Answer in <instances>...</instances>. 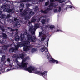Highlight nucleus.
Segmentation results:
<instances>
[{"instance_id":"obj_1","label":"nucleus","mask_w":80,"mask_h":80,"mask_svg":"<svg viewBox=\"0 0 80 80\" xmlns=\"http://www.w3.org/2000/svg\"><path fill=\"white\" fill-rule=\"evenodd\" d=\"M29 28L28 31L31 32V34L33 35V37L30 34L27 35L28 33V31L27 30H25L24 31V34H22L21 33H19L18 36H16V35L18 33V29H17L14 30L10 28H8V29H9L10 30H11V31H13L15 30L16 31V32L14 33V34L13 32H12V33L11 34L10 33L9 35L10 37L13 38L15 36V39L17 42L20 40L21 41L22 44H23V42H25V44H24V46L25 47L23 48V50L24 51H25V52H27V51L30 50L31 48V47L30 46V42L35 43V42H36V40H37V38L35 36V32L36 30H37V28H39L40 25L38 24V23H37L34 26H33V25L30 24L29 25ZM25 35H27V37L28 39L26 40V39L25 38Z\"/></svg>"},{"instance_id":"obj_2","label":"nucleus","mask_w":80,"mask_h":80,"mask_svg":"<svg viewBox=\"0 0 80 80\" xmlns=\"http://www.w3.org/2000/svg\"><path fill=\"white\" fill-rule=\"evenodd\" d=\"M30 59L29 57L28 56L23 60L22 62L20 63L19 61L17 60V59H15L13 60V62L12 60H10V59L8 58L7 59V61H6V62H7L9 64L10 67H16V69H18V68H23L24 70L29 72V73H32L34 72L35 74H37L40 75V71H38L37 69L35 68V67L32 66H30L28 67L27 66L28 64V62H25L26 61H28Z\"/></svg>"},{"instance_id":"obj_3","label":"nucleus","mask_w":80,"mask_h":80,"mask_svg":"<svg viewBox=\"0 0 80 80\" xmlns=\"http://www.w3.org/2000/svg\"><path fill=\"white\" fill-rule=\"evenodd\" d=\"M11 40L13 41V43L14 44V46L15 48L14 49V48H12L10 49L9 51L10 52H15V53H17L18 52V48L22 47H25V46H24V44H25V42H22V44L21 42H18V41H17L15 40H13V39H11Z\"/></svg>"},{"instance_id":"obj_4","label":"nucleus","mask_w":80,"mask_h":80,"mask_svg":"<svg viewBox=\"0 0 80 80\" xmlns=\"http://www.w3.org/2000/svg\"><path fill=\"white\" fill-rule=\"evenodd\" d=\"M6 8L3 10L4 12L9 13L10 15H12L15 13V10L14 7H16V6L12 4V3H10V4H6Z\"/></svg>"},{"instance_id":"obj_5","label":"nucleus","mask_w":80,"mask_h":80,"mask_svg":"<svg viewBox=\"0 0 80 80\" xmlns=\"http://www.w3.org/2000/svg\"><path fill=\"white\" fill-rule=\"evenodd\" d=\"M31 4H26V8L22 12V13H20V15L21 17H24L25 20L27 21H28V19H30V16L27 17V14L29 12V11H31V9L29 8V7Z\"/></svg>"},{"instance_id":"obj_6","label":"nucleus","mask_w":80,"mask_h":80,"mask_svg":"<svg viewBox=\"0 0 80 80\" xmlns=\"http://www.w3.org/2000/svg\"><path fill=\"white\" fill-rule=\"evenodd\" d=\"M2 11H0V18L1 19H2L4 21V22L2 23L1 21H0V24H2V25H5V22H9L10 23H12L13 22V21L9 19L6 18V16L5 15H4L2 14Z\"/></svg>"},{"instance_id":"obj_7","label":"nucleus","mask_w":80,"mask_h":80,"mask_svg":"<svg viewBox=\"0 0 80 80\" xmlns=\"http://www.w3.org/2000/svg\"><path fill=\"white\" fill-rule=\"evenodd\" d=\"M42 32H39V37H42L41 40L43 42L46 39V35H45V33H46V30H44V29H42Z\"/></svg>"},{"instance_id":"obj_8","label":"nucleus","mask_w":80,"mask_h":80,"mask_svg":"<svg viewBox=\"0 0 80 80\" xmlns=\"http://www.w3.org/2000/svg\"><path fill=\"white\" fill-rule=\"evenodd\" d=\"M19 20V19L18 18H14V21L15 22V24L14 25V28L16 27L18 25H19L20 23H23V24H26L27 23V21H22L21 20Z\"/></svg>"},{"instance_id":"obj_9","label":"nucleus","mask_w":80,"mask_h":80,"mask_svg":"<svg viewBox=\"0 0 80 80\" xmlns=\"http://www.w3.org/2000/svg\"><path fill=\"white\" fill-rule=\"evenodd\" d=\"M40 50L42 52H44V54L47 56V58L50 56L48 51V49L47 48H45V46H43V48H41Z\"/></svg>"},{"instance_id":"obj_10","label":"nucleus","mask_w":80,"mask_h":80,"mask_svg":"<svg viewBox=\"0 0 80 80\" xmlns=\"http://www.w3.org/2000/svg\"><path fill=\"white\" fill-rule=\"evenodd\" d=\"M25 57V56L24 54H14L13 56H12V57L13 58H17L16 59H17V60H18V58L19 59H22L23 60H24L25 58L24 59V57Z\"/></svg>"},{"instance_id":"obj_11","label":"nucleus","mask_w":80,"mask_h":80,"mask_svg":"<svg viewBox=\"0 0 80 80\" xmlns=\"http://www.w3.org/2000/svg\"><path fill=\"white\" fill-rule=\"evenodd\" d=\"M5 60V56L3 55L1 58L2 63L3 64L2 65V67L1 68H0V71H2V70L3 68H2V67H4L7 66V65L5 64V62H4Z\"/></svg>"},{"instance_id":"obj_12","label":"nucleus","mask_w":80,"mask_h":80,"mask_svg":"<svg viewBox=\"0 0 80 80\" xmlns=\"http://www.w3.org/2000/svg\"><path fill=\"white\" fill-rule=\"evenodd\" d=\"M48 59L49 60V62L50 63H54L56 64H58V61L54 59L50 55L48 57Z\"/></svg>"},{"instance_id":"obj_13","label":"nucleus","mask_w":80,"mask_h":80,"mask_svg":"<svg viewBox=\"0 0 80 80\" xmlns=\"http://www.w3.org/2000/svg\"><path fill=\"white\" fill-rule=\"evenodd\" d=\"M8 47H9V45H7L5 46V45H3V46H2V47H0V53H3V52H2V50H7L8 48Z\"/></svg>"},{"instance_id":"obj_14","label":"nucleus","mask_w":80,"mask_h":80,"mask_svg":"<svg viewBox=\"0 0 80 80\" xmlns=\"http://www.w3.org/2000/svg\"><path fill=\"white\" fill-rule=\"evenodd\" d=\"M68 8H70V9H71V11H72L73 9H75V7L71 5H68L64 8V10H67Z\"/></svg>"},{"instance_id":"obj_15","label":"nucleus","mask_w":80,"mask_h":80,"mask_svg":"<svg viewBox=\"0 0 80 80\" xmlns=\"http://www.w3.org/2000/svg\"><path fill=\"white\" fill-rule=\"evenodd\" d=\"M30 11H31L30 12ZM34 15H35V12H34L31 11H29V12H28V13L27 14L26 16L27 17H29V16H30V18H31V16Z\"/></svg>"},{"instance_id":"obj_16","label":"nucleus","mask_w":80,"mask_h":80,"mask_svg":"<svg viewBox=\"0 0 80 80\" xmlns=\"http://www.w3.org/2000/svg\"><path fill=\"white\" fill-rule=\"evenodd\" d=\"M24 8V4L23 3H21L19 6L20 11L21 12L20 13L23 12H22L23 11V10Z\"/></svg>"},{"instance_id":"obj_17","label":"nucleus","mask_w":80,"mask_h":80,"mask_svg":"<svg viewBox=\"0 0 80 80\" xmlns=\"http://www.w3.org/2000/svg\"><path fill=\"white\" fill-rule=\"evenodd\" d=\"M52 10V9L48 8L45 10L44 11L41 10L40 12H41V13H45V14H46V13H48V11H47L48 10Z\"/></svg>"},{"instance_id":"obj_18","label":"nucleus","mask_w":80,"mask_h":80,"mask_svg":"<svg viewBox=\"0 0 80 80\" xmlns=\"http://www.w3.org/2000/svg\"><path fill=\"white\" fill-rule=\"evenodd\" d=\"M48 26H49V25H48L46 26V27H47L48 28H49L52 31L53 30V29L55 28V26L54 25H50L49 27H48Z\"/></svg>"},{"instance_id":"obj_19","label":"nucleus","mask_w":80,"mask_h":80,"mask_svg":"<svg viewBox=\"0 0 80 80\" xmlns=\"http://www.w3.org/2000/svg\"><path fill=\"white\" fill-rule=\"evenodd\" d=\"M36 21V19H35V17H33L31 20V22L29 21L28 22V25H30V24H31V22H35ZM32 25V24H31Z\"/></svg>"},{"instance_id":"obj_20","label":"nucleus","mask_w":80,"mask_h":80,"mask_svg":"<svg viewBox=\"0 0 80 80\" xmlns=\"http://www.w3.org/2000/svg\"><path fill=\"white\" fill-rule=\"evenodd\" d=\"M34 52H36V53L38 52V49L37 48H33L31 49L32 53H33Z\"/></svg>"},{"instance_id":"obj_21","label":"nucleus","mask_w":80,"mask_h":80,"mask_svg":"<svg viewBox=\"0 0 80 80\" xmlns=\"http://www.w3.org/2000/svg\"><path fill=\"white\" fill-rule=\"evenodd\" d=\"M15 68H12V67H8V68L6 70V72H9V71H10V70H13L14 69H16V67H14Z\"/></svg>"},{"instance_id":"obj_22","label":"nucleus","mask_w":80,"mask_h":80,"mask_svg":"<svg viewBox=\"0 0 80 80\" xmlns=\"http://www.w3.org/2000/svg\"><path fill=\"white\" fill-rule=\"evenodd\" d=\"M63 32V31L61 30H60L58 29L57 28L55 29L54 31V32Z\"/></svg>"},{"instance_id":"obj_23","label":"nucleus","mask_w":80,"mask_h":80,"mask_svg":"<svg viewBox=\"0 0 80 80\" xmlns=\"http://www.w3.org/2000/svg\"><path fill=\"white\" fill-rule=\"evenodd\" d=\"M39 9V8H38V6H35L34 8V10L35 12H38Z\"/></svg>"},{"instance_id":"obj_24","label":"nucleus","mask_w":80,"mask_h":80,"mask_svg":"<svg viewBox=\"0 0 80 80\" xmlns=\"http://www.w3.org/2000/svg\"><path fill=\"white\" fill-rule=\"evenodd\" d=\"M53 12H54L55 13H57L58 12V11L57 8H54L53 9Z\"/></svg>"},{"instance_id":"obj_25","label":"nucleus","mask_w":80,"mask_h":80,"mask_svg":"<svg viewBox=\"0 0 80 80\" xmlns=\"http://www.w3.org/2000/svg\"><path fill=\"white\" fill-rule=\"evenodd\" d=\"M58 10V13H60L61 11L62 10V7L60 6H59L57 8Z\"/></svg>"},{"instance_id":"obj_26","label":"nucleus","mask_w":80,"mask_h":80,"mask_svg":"<svg viewBox=\"0 0 80 80\" xmlns=\"http://www.w3.org/2000/svg\"><path fill=\"white\" fill-rule=\"evenodd\" d=\"M2 37H3L4 39H6L7 37V36L5 33H2Z\"/></svg>"},{"instance_id":"obj_27","label":"nucleus","mask_w":80,"mask_h":80,"mask_svg":"<svg viewBox=\"0 0 80 80\" xmlns=\"http://www.w3.org/2000/svg\"><path fill=\"white\" fill-rule=\"evenodd\" d=\"M0 7L2 9H3L4 10L6 8V5H3L2 6H1Z\"/></svg>"},{"instance_id":"obj_28","label":"nucleus","mask_w":80,"mask_h":80,"mask_svg":"<svg viewBox=\"0 0 80 80\" xmlns=\"http://www.w3.org/2000/svg\"><path fill=\"white\" fill-rule=\"evenodd\" d=\"M0 28L2 32H5V28L3 26H1L0 25Z\"/></svg>"},{"instance_id":"obj_29","label":"nucleus","mask_w":80,"mask_h":80,"mask_svg":"<svg viewBox=\"0 0 80 80\" xmlns=\"http://www.w3.org/2000/svg\"><path fill=\"white\" fill-rule=\"evenodd\" d=\"M46 22V20H45V19H43L42 20L41 23H42V24H45Z\"/></svg>"},{"instance_id":"obj_30","label":"nucleus","mask_w":80,"mask_h":80,"mask_svg":"<svg viewBox=\"0 0 80 80\" xmlns=\"http://www.w3.org/2000/svg\"><path fill=\"white\" fill-rule=\"evenodd\" d=\"M0 1H2V2H4V1H5V2H8V3H11L10 1L8 0H0Z\"/></svg>"},{"instance_id":"obj_31","label":"nucleus","mask_w":80,"mask_h":80,"mask_svg":"<svg viewBox=\"0 0 80 80\" xmlns=\"http://www.w3.org/2000/svg\"><path fill=\"white\" fill-rule=\"evenodd\" d=\"M11 16L10 14H7V16H6V18H8V19H9V18Z\"/></svg>"},{"instance_id":"obj_32","label":"nucleus","mask_w":80,"mask_h":80,"mask_svg":"<svg viewBox=\"0 0 80 80\" xmlns=\"http://www.w3.org/2000/svg\"><path fill=\"white\" fill-rule=\"evenodd\" d=\"M49 3H50V2H49V1H48L47 2H45V6H47V5H48V4H49Z\"/></svg>"},{"instance_id":"obj_33","label":"nucleus","mask_w":80,"mask_h":80,"mask_svg":"<svg viewBox=\"0 0 80 80\" xmlns=\"http://www.w3.org/2000/svg\"><path fill=\"white\" fill-rule=\"evenodd\" d=\"M47 18V16L46 15H45V16L41 17L39 19V21H40V18Z\"/></svg>"},{"instance_id":"obj_34","label":"nucleus","mask_w":80,"mask_h":80,"mask_svg":"<svg viewBox=\"0 0 80 80\" xmlns=\"http://www.w3.org/2000/svg\"><path fill=\"white\" fill-rule=\"evenodd\" d=\"M11 2H12V5H13V4H14V3H17V2L16 1H12Z\"/></svg>"},{"instance_id":"obj_35","label":"nucleus","mask_w":80,"mask_h":80,"mask_svg":"<svg viewBox=\"0 0 80 80\" xmlns=\"http://www.w3.org/2000/svg\"><path fill=\"white\" fill-rule=\"evenodd\" d=\"M2 42H1V41L0 40V43H1L3 44V42H4V41L3 40H2Z\"/></svg>"},{"instance_id":"obj_36","label":"nucleus","mask_w":80,"mask_h":80,"mask_svg":"<svg viewBox=\"0 0 80 80\" xmlns=\"http://www.w3.org/2000/svg\"><path fill=\"white\" fill-rule=\"evenodd\" d=\"M47 21L48 22H49V21H50V19L48 18L47 20Z\"/></svg>"},{"instance_id":"obj_37","label":"nucleus","mask_w":80,"mask_h":80,"mask_svg":"<svg viewBox=\"0 0 80 80\" xmlns=\"http://www.w3.org/2000/svg\"><path fill=\"white\" fill-rule=\"evenodd\" d=\"M47 47H48V42H47Z\"/></svg>"},{"instance_id":"obj_38","label":"nucleus","mask_w":80,"mask_h":80,"mask_svg":"<svg viewBox=\"0 0 80 80\" xmlns=\"http://www.w3.org/2000/svg\"><path fill=\"white\" fill-rule=\"evenodd\" d=\"M49 41V39H48V41H47V42H48Z\"/></svg>"}]
</instances>
